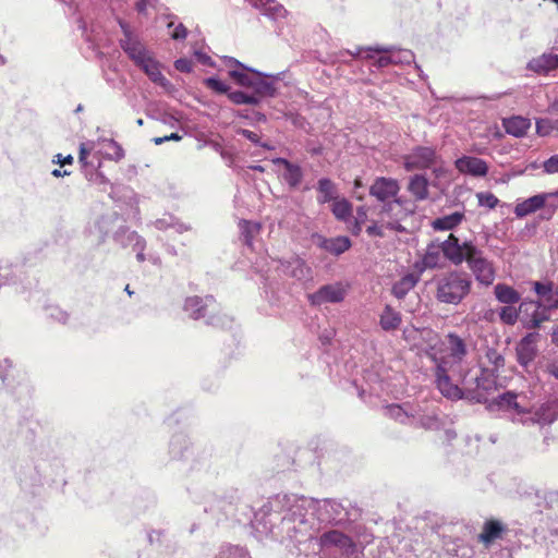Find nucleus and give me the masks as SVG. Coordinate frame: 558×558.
<instances>
[{
	"instance_id": "nucleus-1",
	"label": "nucleus",
	"mask_w": 558,
	"mask_h": 558,
	"mask_svg": "<svg viewBox=\"0 0 558 558\" xmlns=\"http://www.w3.org/2000/svg\"><path fill=\"white\" fill-rule=\"evenodd\" d=\"M349 520V508L336 499L278 494L254 513L252 523L260 533L304 543L318 533L320 524H341Z\"/></svg>"
},
{
	"instance_id": "nucleus-2",
	"label": "nucleus",
	"mask_w": 558,
	"mask_h": 558,
	"mask_svg": "<svg viewBox=\"0 0 558 558\" xmlns=\"http://www.w3.org/2000/svg\"><path fill=\"white\" fill-rule=\"evenodd\" d=\"M447 339L448 354L436 364L437 388L447 399L485 403L487 395L496 389L494 371L466 359V343L460 336L449 333Z\"/></svg>"
},
{
	"instance_id": "nucleus-3",
	"label": "nucleus",
	"mask_w": 558,
	"mask_h": 558,
	"mask_svg": "<svg viewBox=\"0 0 558 558\" xmlns=\"http://www.w3.org/2000/svg\"><path fill=\"white\" fill-rule=\"evenodd\" d=\"M254 269L260 276L264 296L271 305H279L281 302V276L299 282L312 279V268L296 255L287 259L262 256L254 263Z\"/></svg>"
},
{
	"instance_id": "nucleus-4",
	"label": "nucleus",
	"mask_w": 558,
	"mask_h": 558,
	"mask_svg": "<svg viewBox=\"0 0 558 558\" xmlns=\"http://www.w3.org/2000/svg\"><path fill=\"white\" fill-rule=\"evenodd\" d=\"M301 554L319 555L320 558H359V550L353 539L337 530L316 535L304 543H293Z\"/></svg>"
},
{
	"instance_id": "nucleus-5",
	"label": "nucleus",
	"mask_w": 558,
	"mask_h": 558,
	"mask_svg": "<svg viewBox=\"0 0 558 558\" xmlns=\"http://www.w3.org/2000/svg\"><path fill=\"white\" fill-rule=\"evenodd\" d=\"M229 76L233 82L242 87L250 89V94L257 99V105L265 98L275 97L277 87L275 81L279 76L267 75L255 69L248 68L234 58H227Z\"/></svg>"
},
{
	"instance_id": "nucleus-6",
	"label": "nucleus",
	"mask_w": 558,
	"mask_h": 558,
	"mask_svg": "<svg viewBox=\"0 0 558 558\" xmlns=\"http://www.w3.org/2000/svg\"><path fill=\"white\" fill-rule=\"evenodd\" d=\"M432 282L435 299L441 304L456 306L469 296L473 286L471 275L458 269L435 276Z\"/></svg>"
},
{
	"instance_id": "nucleus-7",
	"label": "nucleus",
	"mask_w": 558,
	"mask_h": 558,
	"mask_svg": "<svg viewBox=\"0 0 558 558\" xmlns=\"http://www.w3.org/2000/svg\"><path fill=\"white\" fill-rule=\"evenodd\" d=\"M184 311L193 319L204 318L206 324L218 328H230L232 318L221 313L219 304L211 295L189 296L184 302Z\"/></svg>"
},
{
	"instance_id": "nucleus-8",
	"label": "nucleus",
	"mask_w": 558,
	"mask_h": 558,
	"mask_svg": "<svg viewBox=\"0 0 558 558\" xmlns=\"http://www.w3.org/2000/svg\"><path fill=\"white\" fill-rule=\"evenodd\" d=\"M462 242L453 233H450L444 241L436 239L427 246L422 263L427 269L439 268L442 265V257L454 266H460Z\"/></svg>"
},
{
	"instance_id": "nucleus-9",
	"label": "nucleus",
	"mask_w": 558,
	"mask_h": 558,
	"mask_svg": "<svg viewBox=\"0 0 558 558\" xmlns=\"http://www.w3.org/2000/svg\"><path fill=\"white\" fill-rule=\"evenodd\" d=\"M461 257L460 265L466 263L480 284L485 287L493 284L496 277L494 265L473 241L462 242Z\"/></svg>"
},
{
	"instance_id": "nucleus-10",
	"label": "nucleus",
	"mask_w": 558,
	"mask_h": 558,
	"mask_svg": "<svg viewBox=\"0 0 558 558\" xmlns=\"http://www.w3.org/2000/svg\"><path fill=\"white\" fill-rule=\"evenodd\" d=\"M519 416H513L514 423L525 426L537 425L544 427L558 418V400L548 401L534 411H520Z\"/></svg>"
},
{
	"instance_id": "nucleus-11",
	"label": "nucleus",
	"mask_w": 558,
	"mask_h": 558,
	"mask_svg": "<svg viewBox=\"0 0 558 558\" xmlns=\"http://www.w3.org/2000/svg\"><path fill=\"white\" fill-rule=\"evenodd\" d=\"M538 338L539 335L537 332L527 333L515 347L517 361L523 371L530 375L536 372L535 360L538 354Z\"/></svg>"
},
{
	"instance_id": "nucleus-12",
	"label": "nucleus",
	"mask_w": 558,
	"mask_h": 558,
	"mask_svg": "<svg viewBox=\"0 0 558 558\" xmlns=\"http://www.w3.org/2000/svg\"><path fill=\"white\" fill-rule=\"evenodd\" d=\"M439 155L435 147L416 146L403 156V167L407 171L429 169L437 163Z\"/></svg>"
},
{
	"instance_id": "nucleus-13",
	"label": "nucleus",
	"mask_w": 558,
	"mask_h": 558,
	"mask_svg": "<svg viewBox=\"0 0 558 558\" xmlns=\"http://www.w3.org/2000/svg\"><path fill=\"white\" fill-rule=\"evenodd\" d=\"M169 454L173 460L185 462L190 470L195 468L198 459L196 449L190 441L189 437L183 433L172 436L169 444Z\"/></svg>"
},
{
	"instance_id": "nucleus-14",
	"label": "nucleus",
	"mask_w": 558,
	"mask_h": 558,
	"mask_svg": "<svg viewBox=\"0 0 558 558\" xmlns=\"http://www.w3.org/2000/svg\"><path fill=\"white\" fill-rule=\"evenodd\" d=\"M348 293V287L342 282H333L322 286L314 293L308 294V302L313 306H322L327 303H340Z\"/></svg>"
},
{
	"instance_id": "nucleus-15",
	"label": "nucleus",
	"mask_w": 558,
	"mask_h": 558,
	"mask_svg": "<svg viewBox=\"0 0 558 558\" xmlns=\"http://www.w3.org/2000/svg\"><path fill=\"white\" fill-rule=\"evenodd\" d=\"M550 311L537 301H523L520 303L522 319L530 328H537L543 322L548 320L550 318Z\"/></svg>"
},
{
	"instance_id": "nucleus-16",
	"label": "nucleus",
	"mask_w": 558,
	"mask_h": 558,
	"mask_svg": "<svg viewBox=\"0 0 558 558\" xmlns=\"http://www.w3.org/2000/svg\"><path fill=\"white\" fill-rule=\"evenodd\" d=\"M555 194H536L526 199H518L513 213L517 218H524L531 214L536 213L539 209H543L541 217L544 219L546 216V203L549 197H554Z\"/></svg>"
},
{
	"instance_id": "nucleus-17",
	"label": "nucleus",
	"mask_w": 558,
	"mask_h": 558,
	"mask_svg": "<svg viewBox=\"0 0 558 558\" xmlns=\"http://www.w3.org/2000/svg\"><path fill=\"white\" fill-rule=\"evenodd\" d=\"M399 191V183L392 178L378 177L369 186V195L380 203L397 197Z\"/></svg>"
},
{
	"instance_id": "nucleus-18",
	"label": "nucleus",
	"mask_w": 558,
	"mask_h": 558,
	"mask_svg": "<svg viewBox=\"0 0 558 558\" xmlns=\"http://www.w3.org/2000/svg\"><path fill=\"white\" fill-rule=\"evenodd\" d=\"M274 163L282 167L280 177L290 189L295 190L301 185L304 177L301 166L282 157L274 159Z\"/></svg>"
},
{
	"instance_id": "nucleus-19",
	"label": "nucleus",
	"mask_w": 558,
	"mask_h": 558,
	"mask_svg": "<svg viewBox=\"0 0 558 558\" xmlns=\"http://www.w3.org/2000/svg\"><path fill=\"white\" fill-rule=\"evenodd\" d=\"M314 243L322 250L335 255L339 256L347 252L352 243L351 240L345 235H339L335 238H325L320 234L313 235Z\"/></svg>"
},
{
	"instance_id": "nucleus-20",
	"label": "nucleus",
	"mask_w": 558,
	"mask_h": 558,
	"mask_svg": "<svg viewBox=\"0 0 558 558\" xmlns=\"http://www.w3.org/2000/svg\"><path fill=\"white\" fill-rule=\"evenodd\" d=\"M137 68H140L153 83L159 85L166 92L171 93L174 89L172 83L161 73L160 63L153 54L143 63L138 64Z\"/></svg>"
},
{
	"instance_id": "nucleus-21",
	"label": "nucleus",
	"mask_w": 558,
	"mask_h": 558,
	"mask_svg": "<svg viewBox=\"0 0 558 558\" xmlns=\"http://www.w3.org/2000/svg\"><path fill=\"white\" fill-rule=\"evenodd\" d=\"M415 416L412 417L413 427L427 430H438L442 427V421L435 410H423L418 404L414 405Z\"/></svg>"
},
{
	"instance_id": "nucleus-22",
	"label": "nucleus",
	"mask_w": 558,
	"mask_h": 558,
	"mask_svg": "<svg viewBox=\"0 0 558 558\" xmlns=\"http://www.w3.org/2000/svg\"><path fill=\"white\" fill-rule=\"evenodd\" d=\"M454 166L459 172L472 177H485L488 172L486 161L474 156H462L456 160Z\"/></svg>"
},
{
	"instance_id": "nucleus-23",
	"label": "nucleus",
	"mask_w": 558,
	"mask_h": 558,
	"mask_svg": "<svg viewBox=\"0 0 558 558\" xmlns=\"http://www.w3.org/2000/svg\"><path fill=\"white\" fill-rule=\"evenodd\" d=\"M120 47L136 66L153 54L137 36L132 39H120Z\"/></svg>"
},
{
	"instance_id": "nucleus-24",
	"label": "nucleus",
	"mask_w": 558,
	"mask_h": 558,
	"mask_svg": "<svg viewBox=\"0 0 558 558\" xmlns=\"http://www.w3.org/2000/svg\"><path fill=\"white\" fill-rule=\"evenodd\" d=\"M413 403H392L384 409L385 416L403 425H412V417L415 416Z\"/></svg>"
},
{
	"instance_id": "nucleus-25",
	"label": "nucleus",
	"mask_w": 558,
	"mask_h": 558,
	"mask_svg": "<svg viewBox=\"0 0 558 558\" xmlns=\"http://www.w3.org/2000/svg\"><path fill=\"white\" fill-rule=\"evenodd\" d=\"M535 293L539 298V303L549 310L558 308V286L553 282H534Z\"/></svg>"
},
{
	"instance_id": "nucleus-26",
	"label": "nucleus",
	"mask_w": 558,
	"mask_h": 558,
	"mask_svg": "<svg viewBox=\"0 0 558 558\" xmlns=\"http://www.w3.org/2000/svg\"><path fill=\"white\" fill-rule=\"evenodd\" d=\"M252 5L260 10L263 15L275 22L282 20L287 15L284 7L275 0H258L254 1Z\"/></svg>"
},
{
	"instance_id": "nucleus-27",
	"label": "nucleus",
	"mask_w": 558,
	"mask_h": 558,
	"mask_svg": "<svg viewBox=\"0 0 558 558\" xmlns=\"http://www.w3.org/2000/svg\"><path fill=\"white\" fill-rule=\"evenodd\" d=\"M527 68L535 73L546 74L558 68V56L554 53H543L542 56L532 59L527 63Z\"/></svg>"
},
{
	"instance_id": "nucleus-28",
	"label": "nucleus",
	"mask_w": 558,
	"mask_h": 558,
	"mask_svg": "<svg viewBox=\"0 0 558 558\" xmlns=\"http://www.w3.org/2000/svg\"><path fill=\"white\" fill-rule=\"evenodd\" d=\"M506 531V526L498 520H488L484 523L483 531L478 535V541L485 546L490 545L493 542L501 537Z\"/></svg>"
},
{
	"instance_id": "nucleus-29",
	"label": "nucleus",
	"mask_w": 558,
	"mask_h": 558,
	"mask_svg": "<svg viewBox=\"0 0 558 558\" xmlns=\"http://www.w3.org/2000/svg\"><path fill=\"white\" fill-rule=\"evenodd\" d=\"M402 322L400 312L392 306L386 305L379 315V326L384 331H395L399 329Z\"/></svg>"
},
{
	"instance_id": "nucleus-30",
	"label": "nucleus",
	"mask_w": 558,
	"mask_h": 558,
	"mask_svg": "<svg viewBox=\"0 0 558 558\" xmlns=\"http://www.w3.org/2000/svg\"><path fill=\"white\" fill-rule=\"evenodd\" d=\"M465 218L463 211H454L434 219L430 223L435 231H451L456 229Z\"/></svg>"
},
{
	"instance_id": "nucleus-31",
	"label": "nucleus",
	"mask_w": 558,
	"mask_h": 558,
	"mask_svg": "<svg viewBox=\"0 0 558 558\" xmlns=\"http://www.w3.org/2000/svg\"><path fill=\"white\" fill-rule=\"evenodd\" d=\"M428 180L424 174H414L410 178L408 191L413 195L415 201H425L428 198Z\"/></svg>"
},
{
	"instance_id": "nucleus-32",
	"label": "nucleus",
	"mask_w": 558,
	"mask_h": 558,
	"mask_svg": "<svg viewBox=\"0 0 558 558\" xmlns=\"http://www.w3.org/2000/svg\"><path fill=\"white\" fill-rule=\"evenodd\" d=\"M494 294L497 301L505 305H514L521 301V294L506 283H497L494 287Z\"/></svg>"
},
{
	"instance_id": "nucleus-33",
	"label": "nucleus",
	"mask_w": 558,
	"mask_h": 558,
	"mask_svg": "<svg viewBox=\"0 0 558 558\" xmlns=\"http://www.w3.org/2000/svg\"><path fill=\"white\" fill-rule=\"evenodd\" d=\"M504 128L508 134L522 137L531 128V121L520 116L511 117L504 120Z\"/></svg>"
},
{
	"instance_id": "nucleus-34",
	"label": "nucleus",
	"mask_w": 558,
	"mask_h": 558,
	"mask_svg": "<svg viewBox=\"0 0 558 558\" xmlns=\"http://www.w3.org/2000/svg\"><path fill=\"white\" fill-rule=\"evenodd\" d=\"M495 404L498 407L499 410L510 412L512 421H513V416H519L518 413L520 411H525L517 402V395L511 391H507V392L499 395L495 399Z\"/></svg>"
},
{
	"instance_id": "nucleus-35",
	"label": "nucleus",
	"mask_w": 558,
	"mask_h": 558,
	"mask_svg": "<svg viewBox=\"0 0 558 558\" xmlns=\"http://www.w3.org/2000/svg\"><path fill=\"white\" fill-rule=\"evenodd\" d=\"M22 269L12 264H0V287L16 284L21 281Z\"/></svg>"
},
{
	"instance_id": "nucleus-36",
	"label": "nucleus",
	"mask_w": 558,
	"mask_h": 558,
	"mask_svg": "<svg viewBox=\"0 0 558 558\" xmlns=\"http://www.w3.org/2000/svg\"><path fill=\"white\" fill-rule=\"evenodd\" d=\"M375 51H385V53H390L393 64H410L414 59L413 52L408 49H395L393 47L387 48L376 46Z\"/></svg>"
},
{
	"instance_id": "nucleus-37",
	"label": "nucleus",
	"mask_w": 558,
	"mask_h": 558,
	"mask_svg": "<svg viewBox=\"0 0 558 558\" xmlns=\"http://www.w3.org/2000/svg\"><path fill=\"white\" fill-rule=\"evenodd\" d=\"M376 47H367L365 59L372 60L371 66L379 70L393 64L390 53L385 51H375Z\"/></svg>"
},
{
	"instance_id": "nucleus-38",
	"label": "nucleus",
	"mask_w": 558,
	"mask_h": 558,
	"mask_svg": "<svg viewBox=\"0 0 558 558\" xmlns=\"http://www.w3.org/2000/svg\"><path fill=\"white\" fill-rule=\"evenodd\" d=\"M317 190L320 194L318 202L324 204L337 198V189L335 183L328 178L318 180Z\"/></svg>"
},
{
	"instance_id": "nucleus-39",
	"label": "nucleus",
	"mask_w": 558,
	"mask_h": 558,
	"mask_svg": "<svg viewBox=\"0 0 558 558\" xmlns=\"http://www.w3.org/2000/svg\"><path fill=\"white\" fill-rule=\"evenodd\" d=\"M140 234L136 231H132L126 227H120L113 233V240L122 247L132 246L138 239Z\"/></svg>"
},
{
	"instance_id": "nucleus-40",
	"label": "nucleus",
	"mask_w": 558,
	"mask_h": 558,
	"mask_svg": "<svg viewBox=\"0 0 558 558\" xmlns=\"http://www.w3.org/2000/svg\"><path fill=\"white\" fill-rule=\"evenodd\" d=\"M416 284V279L413 275H407L402 277L398 282H396L392 287V294L401 300L403 299L408 292L413 289Z\"/></svg>"
},
{
	"instance_id": "nucleus-41",
	"label": "nucleus",
	"mask_w": 558,
	"mask_h": 558,
	"mask_svg": "<svg viewBox=\"0 0 558 558\" xmlns=\"http://www.w3.org/2000/svg\"><path fill=\"white\" fill-rule=\"evenodd\" d=\"M260 226L258 223L242 220L240 222L241 239L243 243L251 247L253 245L254 236L259 232Z\"/></svg>"
},
{
	"instance_id": "nucleus-42",
	"label": "nucleus",
	"mask_w": 558,
	"mask_h": 558,
	"mask_svg": "<svg viewBox=\"0 0 558 558\" xmlns=\"http://www.w3.org/2000/svg\"><path fill=\"white\" fill-rule=\"evenodd\" d=\"M331 211L338 220L347 221L352 217V204L345 198L335 199Z\"/></svg>"
},
{
	"instance_id": "nucleus-43",
	"label": "nucleus",
	"mask_w": 558,
	"mask_h": 558,
	"mask_svg": "<svg viewBox=\"0 0 558 558\" xmlns=\"http://www.w3.org/2000/svg\"><path fill=\"white\" fill-rule=\"evenodd\" d=\"M235 499V496H231L229 500L223 497L214 498L211 502L205 507V511L211 512L213 514L227 513Z\"/></svg>"
},
{
	"instance_id": "nucleus-44",
	"label": "nucleus",
	"mask_w": 558,
	"mask_h": 558,
	"mask_svg": "<svg viewBox=\"0 0 558 558\" xmlns=\"http://www.w3.org/2000/svg\"><path fill=\"white\" fill-rule=\"evenodd\" d=\"M215 558H251L248 551L241 546L225 545Z\"/></svg>"
},
{
	"instance_id": "nucleus-45",
	"label": "nucleus",
	"mask_w": 558,
	"mask_h": 558,
	"mask_svg": "<svg viewBox=\"0 0 558 558\" xmlns=\"http://www.w3.org/2000/svg\"><path fill=\"white\" fill-rule=\"evenodd\" d=\"M101 167V161L99 159H97V165L96 166H92L90 169L88 170H85L84 172V175L85 178L94 183V184H97V185H108L110 182L109 180L105 177V174L102 172L99 171V168Z\"/></svg>"
},
{
	"instance_id": "nucleus-46",
	"label": "nucleus",
	"mask_w": 558,
	"mask_h": 558,
	"mask_svg": "<svg viewBox=\"0 0 558 558\" xmlns=\"http://www.w3.org/2000/svg\"><path fill=\"white\" fill-rule=\"evenodd\" d=\"M498 315L504 324L513 326L522 313L520 312V307L515 308L513 305H505L499 310Z\"/></svg>"
},
{
	"instance_id": "nucleus-47",
	"label": "nucleus",
	"mask_w": 558,
	"mask_h": 558,
	"mask_svg": "<svg viewBox=\"0 0 558 558\" xmlns=\"http://www.w3.org/2000/svg\"><path fill=\"white\" fill-rule=\"evenodd\" d=\"M228 98L234 105H257V99L253 97L250 92L243 90H230L228 93Z\"/></svg>"
},
{
	"instance_id": "nucleus-48",
	"label": "nucleus",
	"mask_w": 558,
	"mask_h": 558,
	"mask_svg": "<svg viewBox=\"0 0 558 558\" xmlns=\"http://www.w3.org/2000/svg\"><path fill=\"white\" fill-rule=\"evenodd\" d=\"M235 133L238 135H241V136L245 137L246 140H248L254 145L259 146V147H262V148H264L266 150L274 149V146H272V144L270 142H263L260 140V136L257 133L253 132V131L239 128V129L235 130Z\"/></svg>"
},
{
	"instance_id": "nucleus-49",
	"label": "nucleus",
	"mask_w": 558,
	"mask_h": 558,
	"mask_svg": "<svg viewBox=\"0 0 558 558\" xmlns=\"http://www.w3.org/2000/svg\"><path fill=\"white\" fill-rule=\"evenodd\" d=\"M554 130L558 131V120H551L548 118H544V119H538L536 121V132L541 136H547Z\"/></svg>"
},
{
	"instance_id": "nucleus-50",
	"label": "nucleus",
	"mask_w": 558,
	"mask_h": 558,
	"mask_svg": "<svg viewBox=\"0 0 558 558\" xmlns=\"http://www.w3.org/2000/svg\"><path fill=\"white\" fill-rule=\"evenodd\" d=\"M106 147L105 156L108 159L119 161L124 157L123 148L114 140L107 141Z\"/></svg>"
},
{
	"instance_id": "nucleus-51",
	"label": "nucleus",
	"mask_w": 558,
	"mask_h": 558,
	"mask_svg": "<svg viewBox=\"0 0 558 558\" xmlns=\"http://www.w3.org/2000/svg\"><path fill=\"white\" fill-rule=\"evenodd\" d=\"M486 359L494 366V368H488V369L494 371V374L497 377L498 369L500 367H504V365H505L504 355L496 349H488L486 351Z\"/></svg>"
},
{
	"instance_id": "nucleus-52",
	"label": "nucleus",
	"mask_w": 558,
	"mask_h": 558,
	"mask_svg": "<svg viewBox=\"0 0 558 558\" xmlns=\"http://www.w3.org/2000/svg\"><path fill=\"white\" fill-rule=\"evenodd\" d=\"M204 85L217 94H226L230 92V86L220 81L218 77L210 76L204 80Z\"/></svg>"
},
{
	"instance_id": "nucleus-53",
	"label": "nucleus",
	"mask_w": 558,
	"mask_h": 558,
	"mask_svg": "<svg viewBox=\"0 0 558 558\" xmlns=\"http://www.w3.org/2000/svg\"><path fill=\"white\" fill-rule=\"evenodd\" d=\"M476 197L481 207L494 209L499 204V199L490 192H478Z\"/></svg>"
},
{
	"instance_id": "nucleus-54",
	"label": "nucleus",
	"mask_w": 558,
	"mask_h": 558,
	"mask_svg": "<svg viewBox=\"0 0 558 558\" xmlns=\"http://www.w3.org/2000/svg\"><path fill=\"white\" fill-rule=\"evenodd\" d=\"M401 205H402V199L400 197H395V198L388 199L386 203H383L380 213L383 215H387L390 218H392V217L397 218L398 215L397 214L393 215L392 211H393L395 206H401Z\"/></svg>"
},
{
	"instance_id": "nucleus-55",
	"label": "nucleus",
	"mask_w": 558,
	"mask_h": 558,
	"mask_svg": "<svg viewBox=\"0 0 558 558\" xmlns=\"http://www.w3.org/2000/svg\"><path fill=\"white\" fill-rule=\"evenodd\" d=\"M168 28H172L173 27V32L171 33V38L174 39V40H183L186 38L187 36V29L186 27L180 23L178 24L177 26H174V23L171 21L168 23Z\"/></svg>"
},
{
	"instance_id": "nucleus-56",
	"label": "nucleus",
	"mask_w": 558,
	"mask_h": 558,
	"mask_svg": "<svg viewBox=\"0 0 558 558\" xmlns=\"http://www.w3.org/2000/svg\"><path fill=\"white\" fill-rule=\"evenodd\" d=\"M543 171L547 174L558 173V154L550 156L543 162Z\"/></svg>"
},
{
	"instance_id": "nucleus-57",
	"label": "nucleus",
	"mask_w": 558,
	"mask_h": 558,
	"mask_svg": "<svg viewBox=\"0 0 558 558\" xmlns=\"http://www.w3.org/2000/svg\"><path fill=\"white\" fill-rule=\"evenodd\" d=\"M548 194H555L554 197H549L546 203V216H544V219H550L558 209V189L555 192H549Z\"/></svg>"
},
{
	"instance_id": "nucleus-58",
	"label": "nucleus",
	"mask_w": 558,
	"mask_h": 558,
	"mask_svg": "<svg viewBox=\"0 0 558 558\" xmlns=\"http://www.w3.org/2000/svg\"><path fill=\"white\" fill-rule=\"evenodd\" d=\"M89 155V150L85 147L84 144L81 145L80 148V162L82 163L83 171L88 170L92 168V166H95L92 161H87V157Z\"/></svg>"
},
{
	"instance_id": "nucleus-59",
	"label": "nucleus",
	"mask_w": 558,
	"mask_h": 558,
	"mask_svg": "<svg viewBox=\"0 0 558 558\" xmlns=\"http://www.w3.org/2000/svg\"><path fill=\"white\" fill-rule=\"evenodd\" d=\"M174 68L179 72L190 73L192 71V61L186 58H180L174 61Z\"/></svg>"
},
{
	"instance_id": "nucleus-60",
	"label": "nucleus",
	"mask_w": 558,
	"mask_h": 558,
	"mask_svg": "<svg viewBox=\"0 0 558 558\" xmlns=\"http://www.w3.org/2000/svg\"><path fill=\"white\" fill-rule=\"evenodd\" d=\"M118 24L122 31V34H123V37L121 39H132L134 37H136L135 33L133 32L132 27L130 26V24L122 20V19H118Z\"/></svg>"
},
{
	"instance_id": "nucleus-61",
	"label": "nucleus",
	"mask_w": 558,
	"mask_h": 558,
	"mask_svg": "<svg viewBox=\"0 0 558 558\" xmlns=\"http://www.w3.org/2000/svg\"><path fill=\"white\" fill-rule=\"evenodd\" d=\"M476 315L478 320H485L488 323H493L496 318V312L490 307L483 308Z\"/></svg>"
},
{
	"instance_id": "nucleus-62",
	"label": "nucleus",
	"mask_w": 558,
	"mask_h": 558,
	"mask_svg": "<svg viewBox=\"0 0 558 558\" xmlns=\"http://www.w3.org/2000/svg\"><path fill=\"white\" fill-rule=\"evenodd\" d=\"M12 367V363L10 360L5 359L1 364H0V378L2 380V383L7 386H9V383H8V377H9V368Z\"/></svg>"
},
{
	"instance_id": "nucleus-63",
	"label": "nucleus",
	"mask_w": 558,
	"mask_h": 558,
	"mask_svg": "<svg viewBox=\"0 0 558 558\" xmlns=\"http://www.w3.org/2000/svg\"><path fill=\"white\" fill-rule=\"evenodd\" d=\"M50 316L62 324H66L69 320V314L60 308H53Z\"/></svg>"
},
{
	"instance_id": "nucleus-64",
	"label": "nucleus",
	"mask_w": 558,
	"mask_h": 558,
	"mask_svg": "<svg viewBox=\"0 0 558 558\" xmlns=\"http://www.w3.org/2000/svg\"><path fill=\"white\" fill-rule=\"evenodd\" d=\"M545 373L558 380V362H549L545 366Z\"/></svg>"
}]
</instances>
